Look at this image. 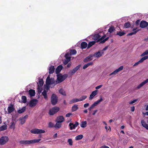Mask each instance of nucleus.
<instances>
[{"instance_id": "f257e3e1", "label": "nucleus", "mask_w": 148, "mask_h": 148, "mask_svg": "<svg viewBox=\"0 0 148 148\" xmlns=\"http://www.w3.org/2000/svg\"><path fill=\"white\" fill-rule=\"evenodd\" d=\"M95 33V34L93 35L92 38L97 42L101 41L100 42L103 43L109 38L108 37L105 38L106 37V35H103L104 34L103 32V30L101 28L96 30Z\"/></svg>"}, {"instance_id": "f03ea898", "label": "nucleus", "mask_w": 148, "mask_h": 148, "mask_svg": "<svg viewBox=\"0 0 148 148\" xmlns=\"http://www.w3.org/2000/svg\"><path fill=\"white\" fill-rule=\"evenodd\" d=\"M40 139H36L29 140H22L20 141L21 144L24 145H29L39 142Z\"/></svg>"}, {"instance_id": "7ed1b4c3", "label": "nucleus", "mask_w": 148, "mask_h": 148, "mask_svg": "<svg viewBox=\"0 0 148 148\" xmlns=\"http://www.w3.org/2000/svg\"><path fill=\"white\" fill-rule=\"evenodd\" d=\"M46 84L47 89H49V86L50 85L54 84V85H55L54 79L52 78H50L49 76H48L47 78Z\"/></svg>"}, {"instance_id": "20e7f679", "label": "nucleus", "mask_w": 148, "mask_h": 148, "mask_svg": "<svg viewBox=\"0 0 148 148\" xmlns=\"http://www.w3.org/2000/svg\"><path fill=\"white\" fill-rule=\"evenodd\" d=\"M67 75L65 74L62 75L61 74L58 75L56 82L57 83H59L64 80L67 77Z\"/></svg>"}, {"instance_id": "39448f33", "label": "nucleus", "mask_w": 148, "mask_h": 148, "mask_svg": "<svg viewBox=\"0 0 148 148\" xmlns=\"http://www.w3.org/2000/svg\"><path fill=\"white\" fill-rule=\"evenodd\" d=\"M59 110V107L56 106L54 107L49 110V114L50 115H53L58 112Z\"/></svg>"}, {"instance_id": "423d86ee", "label": "nucleus", "mask_w": 148, "mask_h": 148, "mask_svg": "<svg viewBox=\"0 0 148 148\" xmlns=\"http://www.w3.org/2000/svg\"><path fill=\"white\" fill-rule=\"evenodd\" d=\"M31 133L34 134H42L45 132V131L42 129H39L37 128H34L32 130L30 131Z\"/></svg>"}, {"instance_id": "0eeeda50", "label": "nucleus", "mask_w": 148, "mask_h": 148, "mask_svg": "<svg viewBox=\"0 0 148 148\" xmlns=\"http://www.w3.org/2000/svg\"><path fill=\"white\" fill-rule=\"evenodd\" d=\"M9 140L8 138L6 136H3L0 138V145H3L7 143Z\"/></svg>"}, {"instance_id": "6e6552de", "label": "nucleus", "mask_w": 148, "mask_h": 148, "mask_svg": "<svg viewBox=\"0 0 148 148\" xmlns=\"http://www.w3.org/2000/svg\"><path fill=\"white\" fill-rule=\"evenodd\" d=\"M51 102L52 104L55 105L58 102V99L56 96L54 94H53L51 97Z\"/></svg>"}, {"instance_id": "1a4fd4ad", "label": "nucleus", "mask_w": 148, "mask_h": 148, "mask_svg": "<svg viewBox=\"0 0 148 148\" xmlns=\"http://www.w3.org/2000/svg\"><path fill=\"white\" fill-rule=\"evenodd\" d=\"M38 102L37 99H34L31 100L29 103V106L31 107H33L36 106Z\"/></svg>"}, {"instance_id": "9d476101", "label": "nucleus", "mask_w": 148, "mask_h": 148, "mask_svg": "<svg viewBox=\"0 0 148 148\" xmlns=\"http://www.w3.org/2000/svg\"><path fill=\"white\" fill-rule=\"evenodd\" d=\"M103 54H104L103 53V51L100 50L95 53L93 55V56L95 58H98L101 56L103 55Z\"/></svg>"}, {"instance_id": "9b49d317", "label": "nucleus", "mask_w": 148, "mask_h": 148, "mask_svg": "<svg viewBox=\"0 0 148 148\" xmlns=\"http://www.w3.org/2000/svg\"><path fill=\"white\" fill-rule=\"evenodd\" d=\"M79 125V123L77 122H76L75 124L73 123H70L69 125L70 127V129L72 130L75 129V127H77Z\"/></svg>"}, {"instance_id": "f8f14e48", "label": "nucleus", "mask_w": 148, "mask_h": 148, "mask_svg": "<svg viewBox=\"0 0 148 148\" xmlns=\"http://www.w3.org/2000/svg\"><path fill=\"white\" fill-rule=\"evenodd\" d=\"M148 25V23L145 21H142L140 24V27L142 28H145Z\"/></svg>"}, {"instance_id": "ddd939ff", "label": "nucleus", "mask_w": 148, "mask_h": 148, "mask_svg": "<svg viewBox=\"0 0 148 148\" xmlns=\"http://www.w3.org/2000/svg\"><path fill=\"white\" fill-rule=\"evenodd\" d=\"M64 121V118L62 116H58L56 120V121L62 123Z\"/></svg>"}, {"instance_id": "4468645a", "label": "nucleus", "mask_w": 148, "mask_h": 148, "mask_svg": "<svg viewBox=\"0 0 148 148\" xmlns=\"http://www.w3.org/2000/svg\"><path fill=\"white\" fill-rule=\"evenodd\" d=\"M123 66H120L118 69L116 70L112 73H111L110 75H116L118 72L122 70L123 69Z\"/></svg>"}, {"instance_id": "2eb2a0df", "label": "nucleus", "mask_w": 148, "mask_h": 148, "mask_svg": "<svg viewBox=\"0 0 148 148\" xmlns=\"http://www.w3.org/2000/svg\"><path fill=\"white\" fill-rule=\"evenodd\" d=\"M148 82V78L146 80L144 81L141 82L139 85H138L136 87V88L137 89H139Z\"/></svg>"}, {"instance_id": "dca6fc26", "label": "nucleus", "mask_w": 148, "mask_h": 148, "mask_svg": "<svg viewBox=\"0 0 148 148\" xmlns=\"http://www.w3.org/2000/svg\"><path fill=\"white\" fill-rule=\"evenodd\" d=\"M93 55H89L84 60V62H88L92 60L93 59Z\"/></svg>"}, {"instance_id": "f3484780", "label": "nucleus", "mask_w": 148, "mask_h": 148, "mask_svg": "<svg viewBox=\"0 0 148 148\" xmlns=\"http://www.w3.org/2000/svg\"><path fill=\"white\" fill-rule=\"evenodd\" d=\"M98 91L97 90H95L93 91L91 95H90L89 97V99H92L94 96H95L97 93Z\"/></svg>"}, {"instance_id": "a211bd4d", "label": "nucleus", "mask_w": 148, "mask_h": 148, "mask_svg": "<svg viewBox=\"0 0 148 148\" xmlns=\"http://www.w3.org/2000/svg\"><path fill=\"white\" fill-rule=\"evenodd\" d=\"M27 117L28 115H26L23 117H22L20 118L19 120L20 121L21 124H23L25 123Z\"/></svg>"}, {"instance_id": "6ab92c4d", "label": "nucleus", "mask_w": 148, "mask_h": 148, "mask_svg": "<svg viewBox=\"0 0 148 148\" xmlns=\"http://www.w3.org/2000/svg\"><path fill=\"white\" fill-rule=\"evenodd\" d=\"M63 67L62 65H59L56 69L55 72L56 74L59 73L62 69Z\"/></svg>"}, {"instance_id": "aec40b11", "label": "nucleus", "mask_w": 148, "mask_h": 148, "mask_svg": "<svg viewBox=\"0 0 148 148\" xmlns=\"http://www.w3.org/2000/svg\"><path fill=\"white\" fill-rule=\"evenodd\" d=\"M147 59H148V56H144L140 60L136 63L138 65L139 64L143 62L145 60Z\"/></svg>"}, {"instance_id": "412c9836", "label": "nucleus", "mask_w": 148, "mask_h": 148, "mask_svg": "<svg viewBox=\"0 0 148 148\" xmlns=\"http://www.w3.org/2000/svg\"><path fill=\"white\" fill-rule=\"evenodd\" d=\"M8 113L9 114L12 112L14 110V108L12 105H10L8 108Z\"/></svg>"}, {"instance_id": "4be33fe9", "label": "nucleus", "mask_w": 148, "mask_h": 148, "mask_svg": "<svg viewBox=\"0 0 148 148\" xmlns=\"http://www.w3.org/2000/svg\"><path fill=\"white\" fill-rule=\"evenodd\" d=\"M55 68L54 66H51L49 67V73L50 74L53 73L55 71Z\"/></svg>"}, {"instance_id": "5701e85b", "label": "nucleus", "mask_w": 148, "mask_h": 148, "mask_svg": "<svg viewBox=\"0 0 148 148\" xmlns=\"http://www.w3.org/2000/svg\"><path fill=\"white\" fill-rule=\"evenodd\" d=\"M29 94L31 97L34 96L35 94V92L33 90L31 89L29 91Z\"/></svg>"}, {"instance_id": "b1692460", "label": "nucleus", "mask_w": 148, "mask_h": 148, "mask_svg": "<svg viewBox=\"0 0 148 148\" xmlns=\"http://www.w3.org/2000/svg\"><path fill=\"white\" fill-rule=\"evenodd\" d=\"M81 47L82 49L86 48L88 46L87 43L85 42H82L81 43Z\"/></svg>"}, {"instance_id": "393cba45", "label": "nucleus", "mask_w": 148, "mask_h": 148, "mask_svg": "<svg viewBox=\"0 0 148 148\" xmlns=\"http://www.w3.org/2000/svg\"><path fill=\"white\" fill-rule=\"evenodd\" d=\"M78 101H80L79 99H73L71 100L69 102L70 104H72L73 103L77 102Z\"/></svg>"}, {"instance_id": "a878e982", "label": "nucleus", "mask_w": 148, "mask_h": 148, "mask_svg": "<svg viewBox=\"0 0 148 148\" xmlns=\"http://www.w3.org/2000/svg\"><path fill=\"white\" fill-rule=\"evenodd\" d=\"M25 110V107H23L22 108H19V109L17 110V112L21 114L24 112Z\"/></svg>"}, {"instance_id": "bb28decb", "label": "nucleus", "mask_w": 148, "mask_h": 148, "mask_svg": "<svg viewBox=\"0 0 148 148\" xmlns=\"http://www.w3.org/2000/svg\"><path fill=\"white\" fill-rule=\"evenodd\" d=\"M47 91H46V90H44L42 93V95L44 96L45 99H47V90L48 89H47Z\"/></svg>"}, {"instance_id": "cd10ccee", "label": "nucleus", "mask_w": 148, "mask_h": 148, "mask_svg": "<svg viewBox=\"0 0 148 148\" xmlns=\"http://www.w3.org/2000/svg\"><path fill=\"white\" fill-rule=\"evenodd\" d=\"M115 30V29L114 26L110 27L108 29V32L110 33H112Z\"/></svg>"}, {"instance_id": "c85d7f7f", "label": "nucleus", "mask_w": 148, "mask_h": 148, "mask_svg": "<svg viewBox=\"0 0 148 148\" xmlns=\"http://www.w3.org/2000/svg\"><path fill=\"white\" fill-rule=\"evenodd\" d=\"M93 64V63L92 62H90L85 64L83 67V69H85L87 68L89 66L92 65Z\"/></svg>"}, {"instance_id": "c756f323", "label": "nucleus", "mask_w": 148, "mask_h": 148, "mask_svg": "<svg viewBox=\"0 0 148 148\" xmlns=\"http://www.w3.org/2000/svg\"><path fill=\"white\" fill-rule=\"evenodd\" d=\"M83 137V135L82 134H80L76 136L75 139L76 140H79L81 139Z\"/></svg>"}, {"instance_id": "7c9ffc66", "label": "nucleus", "mask_w": 148, "mask_h": 148, "mask_svg": "<svg viewBox=\"0 0 148 148\" xmlns=\"http://www.w3.org/2000/svg\"><path fill=\"white\" fill-rule=\"evenodd\" d=\"M87 122L86 121H82L80 125V126L82 128L85 127L86 126Z\"/></svg>"}, {"instance_id": "2f4dec72", "label": "nucleus", "mask_w": 148, "mask_h": 148, "mask_svg": "<svg viewBox=\"0 0 148 148\" xmlns=\"http://www.w3.org/2000/svg\"><path fill=\"white\" fill-rule=\"evenodd\" d=\"M56 123L55 125V127L56 128H59L61 126V123L56 121Z\"/></svg>"}, {"instance_id": "473e14b6", "label": "nucleus", "mask_w": 148, "mask_h": 148, "mask_svg": "<svg viewBox=\"0 0 148 148\" xmlns=\"http://www.w3.org/2000/svg\"><path fill=\"white\" fill-rule=\"evenodd\" d=\"M59 93L62 95L65 96L66 95L65 92L62 88L60 89L59 90Z\"/></svg>"}, {"instance_id": "72a5a7b5", "label": "nucleus", "mask_w": 148, "mask_h": 148, "mask_svg": "<svg viewBox=\"0 0 148 148\" xmlns=\"http://www.w3.org/2000/svg\"><path fill=\"white\" fill-rule=\"evenodd\" d=\"M44 84V82L42 79H40L39 80L38 83V86H42Z\"/></svg>"}, {"instance_id": "f704fd0d", "label": "nucleus", "mask_w": 148, "mask_h": 148, "mask_svg": "<svg viewBox=\"0 0 148 148\" xmlns=\"http://www.w3.org/2000/svg\"><path fill=\"white\" fill-rule=\"evenodd\" d=\"M71 55L70 53H66L65 55V57L66 59L67 60L69 59L70 60H71Z\"/></svg>"}, {"instance_id": "c9c22d12", "label": "nucleus", "mask_w": 148, "mask_h": 148, "mask_svg": "<svg viewBox=\"0 0 148 148\" xmlns=\"http://www.w3.org/2000/svg\"><path fill=\"white\" fill-rule=\"evenodd\" d=\"M7 126L6 125H3L0 127V131H2L7 129Z\"/></svg>"}, {"instance_id": "e433bc0d", "label": "nucleus", "mask_w": 148, "mask_h": 148, "mask_svg": "<svg viewBox=\"0 0 148 148\" xmlns=\"http://www.w3.org/2000/svg\"><path fill=\"white\" fill-rule=\"evenodd\" d=\"M78 108L77 105H75L72 107V111L73 112L77 110Z\"/></svg>"}, {"instance_id": "4c0bfd02", "label": "nucleus", "mask_w": 148, "mask_h": 148, "mask_svg": "<svg viewBox=\"0 0 148 148\" xmlns=\"http://www.w3.org/2000/svg\"><path fill=\"white\" fill-rule=\"evenodd\" d=\"M95 43V41H92L90 42L88 44V48H89L91 47L92 45H94Z\"/></svg>"}, {"instance_id": "58836bf2", "label": "nucleus", "mask_w": 148, "mask_h": 148, "mask_svg": "<svg viewBox=\"0 0 148 148\" xmlns=\"http://www.w3.org/2000/svg\"><path fill=\"white\" fill-rule=\"evenodd\" d=\"M70 53L71 55H75L77 51L75 50H70Z\"/></svg>"}, {"instance_id": "ea45409f", "label": "nucleus", "mask_w": 148, "mask_h": 148, "mask_svg": "<svg viewBox=\"0 0 148 148\" xmlns=\"http://www.w3.org/2000/svg\"><path fill=\"white\" fill-rule=\"evenodd\" d=\"M15 123L14 122H12L11 123V124L10 126V128L14 129L15 128Z\"/></svg>"}, {"instance_id": "a19ab883", "label": "nucleus", "mask_w": 148, "mask_h": 148, "mask_svg": "<svg viewBox=\"0 0 148 148\" xmlns=\"http://www.w3.org/2000/svg\"><path fill=\"white\" fill-rule=\"evenodd\" d=\"M22 100V102L23 103H25L26 102L27 98L25 96H23L21 97Z\"/></svg>"}, {"instance_id": "79ce46f5", "label": "nucleus", "mask_w": 148, "mask_h": 148, "mask_svg": "<svg viewBox=\"0 0 148 148\" xmlns=\"http://www.w3.org/2000/svg\"><path fill=\"white\" fill-rule=\"evenodd\" d=\"M68 143L69 145L71 146L73 145V142L72 139L70 138L68 140Z\"/></svg>"}, {"instance_id": "37998d69", "label": "nucleus", "mask_w": 148, "mask_h": 148, "mask_svg": "<svg viewBox=\"0 0 148 148\" xmlns=\"http://www.w3.org/2000/svg\"><path fill=\"white\" fill-rule=\"evenodd\" d=\"M125 34V33L123 32H119L117 33L116 34L119 36H122L124 35Z\"/></svg>"}, {"instance_id": "c03bdc74", "label": "nucleus", "mask_w": 148, "mask_h": 148, "mask_svg": "<svg viewBox=\"0 0 148 148\" xmlns=\"http://www.w3.org/2000/svg\"><path fill=\"white\" fill-rule=\"evenodd\" d=\"M138 30H137V31H134L128 34H127V36H132L133 34H136L138 31Z\"/></svg>"}, {"instance_id": "a18cd8bd", "label": "nucleus", "mask_w": 148, "mask_h": 148, "mask_svg": "<svg viewBox=\"0 0 148 148\" xmlns=\"http://www.w3.org/2000/svg\"><path fill=\"white\" fill-rule=\"evenodd\" d=\"M87 98V96L85 95L82 96V97L79 98V99L80 101H82L85 99Z\"/></svg>"}, {"instance_id": "49530a36", "label": "nucleus", "mask_w": 148, "mask_h": 148, "mask_svg": "<svg viewBox=\"0 0 148 148\" xmlns=\"http://www.w3.org/2000/svg\"><path fill=\"white\" fill-rule=\"evenodd\" d=\"M130 23H126L124 24V27L126 28H127L130 27Z\"/></svg>"}, {"instance_id": "de8ad7c7", "label": "nucleus", "mask_w": 148, "mask_h": 148, "mask_svg": "<svg viewBox=\"0 0 148 148\" xmlns=\"http://www.w3.org/2000/svg\"><path fill=\"white\" fill-rule=\"evenodd\" d=\"M148 54V50H146L144 52L142 53L141 55V56H143L145 55Z\"/></svg>"}, {"instance_id": "09e8293b", "label": "nucleus", "mask_w": 148, "mask_h": 148, "mask_svg": "<svg viewBox=\"0 0 148 148\" xmlns=\"http://www.w3.org/2000/svg\"><path fill=\"white\" fill-rule=\"evenodd\" d=\"M76 72L73 69V70H71L69 73V74H70L71 75H72L75 73Z\"/></svg>"}, {"instance_id": "8fccbe9b", "label": "nucleus", "mask_w": 148, "mask_h": 148, "mask_svg": "<svg viewBox=\"0 0 148 148\" xmlns=\"http://www.w3.org/2000/svg\"><path fill=\"white\" fill-rule=\"evenodd\" d=\"M81 67V65H78L77 66H76L73 69L76 72L80 67Z\"/></svg>"}, {"instance_id": "3c124183", "label": "nucleus", "mask_w": 148, "mask_h": 148, "mask_svg": "<svg viewBox=\"0 0 148 148\" xmlns=\"http://www.w3.org/2000/svg\"><path fill=\"white\" fill-rule=\"evenodd\" d=\"M70 61V60L69 59L68 60L66 59L63 62V63L64 65H66L68 64Z\"/></svg>"}, {"instance_id": "603ef678", "label": "nucleus", "mask_w": 148, "mask_h": 148, "mask_svg": "<svg viewBox=\"0 0 148 148\" xmlns=\"http://www.w3.org/2000/svg\"><path fill=\"white\" fill-rule=\"evenodd\" d=\"M37 89H38V92L39 93H41L42 90V86H38Z\"/></svg>"}, {"instance_id": "864d4df0", "label": "nucleus", "mask_w": 148, "mask_h": 148, "mask_svg": "<svg viewBox=\"0 0 148 148\" xmlns=\"http://www.w3.org/2000/svg\"><path fill=\"white\" fill-rule=\"evenodd\" d=\"M102 100H103V99L102 98V97H101L99 100H97V101H96L95 102H96L97 104L98 105L99 103H100V102H101V101H102Z\"/></svg>"}, {"instance_id": "5fc2aeb1", "label": "nucleus", "mask_w": 148, "mask_h": 148, "mask_svg": "<svg viewBox=\"0 0 148 148\" xmlns=\"http://www.w3.org/2000/svg\"><path fill=\"white\" fill-rule=\"evenodd\" d=\"M141 123L143 126L147 124L145 121L144 120H142L141 121Z\"/></svg>"}, {"instance_id": "6e6d98bb", "label": "nucleus", "mask_w": 148, "mask_h": 148, "mask_svg": "<svg viewBox=\"0 0 148 148\" xmlns=\"http://www.w3.org/2000/svg\"><path fill=\"white\" fill-rule=\"evenodd\" d=\"M49 126L50 127H53L54 126V125L52 123L50 122L49 123Z\"/></svg>"}, {"instance_id": "4d7b16f0", "label": "nucleus", "mask_w": 148, "mask_h": 148, "mask_svg": "<svg viewBox=\"0 0 148 148\" xmlns=\"http://www.w3.org/2000/svg\"><path fill=\"white\" fill-rule=\"evenodd\" d=\"M137 99L134 100L132 101H130V102L129 103L130 104H133V103H135V102H136L137 101Z\"/></svg>"}, {"instance_id": "13d9d810", "label": "nucleus", "mask_w": 148, "mask_h": 148, "mask_svg": "<svg viewBox=\"0 0 148 148\" xmlns=\"http://www.w3.org/2000/svg\"><path fill=\"white\" fill-rule=\"evenodd\" d=\"M102 85H100L98 86H97L95 87V88L97 90L101 88V87L102 86Z\"/></svg>"}, {"instance_id": "bf43d9fd", "label": "nucleus", "mask_w": 148, "mask_h": 148, "mask_svg": "<svg viewBox=\"0 0 148 148\" xmlns=\"http://www.w3.org/2000/svg\"><path fill=\"white\" fill-rule=\"evenodd\" d=\"M105 128L106 130L107 131H108V130H110V131L111 130V128L110 127H109V128H108V127L107 126H106Z\"/></svg>"}, {"instance_id": "052dcab7", "label": "nucleus", "mask_w": 148, "mask_h": 148, "mask_svg": "<svg viewBox=\"0 0 148 148\" xmlns=\"http://www.w3.org/2000/svg\"><path fill=\"white\" fill-rule=\"evenodd\" d=\"M95 106L93 104H92L89 108V110H91L93 109Z\"/></svg>"}, {"instance_id": "680f3d73", "label": "nucleus", "mask_w": 148, "mask_h": 148, "mask_svg": "<svg viewBox=\"0 0 148 148\" xmlns=\"http://www.w3.org/2000/svg\"><path fill=\"white\" fill-rule=\"evenodd\" d=\"M72 114V113H69L67 114H66V117H69Z\"/></svg>"}, {"instance_id": "e2e57ef3", "label": "nucleus", "mask_w": 148, "mask_h": 148, "mask_svg": "<svg viewBox=\"0 0 148 148\" xmlns=\"http://www.w3.org/2000/svg\"><path fill=\"white\" fill-rule=\"evenodd\" d=\"M143 127L146 128L147 130H148V125L147 124L144 125Z\"/></svg>"}, {"instance_id": "0e129e2a", "label": "nucleus", "mask_w": 148, "mask_h": 148, "mask_svg": "<svg viewBox=\"0 0 148 148\" xmlns=\"http://www.w3.org/2000/svg\"><path fill=\"white\" fill-rule=\"evenodd\" d=\"M108 46H106L102 50H101V51H103V53H104V51H105V50H106L108 48Z\"/></svg>"}, {"instance_id": "69168bd1", "label": "nucleus", "mask_w": 148, "mask_h": 148, "mask_svg": "<svg viewBox=\"0 0 148 148\" xmlns=\"http://www.w3.org/2000/svg\"><path fill=\"white\" fill-rule=\"evenodd\" d=\"M89 105L88 103H85L84 105V107L85 108H87Z\"/></svg>"}, {"instance_id": "338daca9", "label": "nucleus", "mask_w": 148, "mask_h": 148, "mask_svg": "<svg viewBox=\"0 0 148 148\" xmlns=\"http://www.w3.org/2000/svg\"><path fill=\"white\" fill-rule=\"evenodd\" d=\"M100 148H109V147L106 145H103L100 147Z\"/></svg>"}, {"instance_id": "774afa93", "label": "nucleus", "mask_w": 148, "mask_h": 148, "mask_svg": "<svg viewBox=\"0 0 148 148\" xmlns=\"http://www.w3.org/2000/svg\"><path fill=\"white\" fill-rule=\"evenodd\" d=\"M135 110V107L134 106L132 107L131 108V110L132 112H134Z\"/></svg>"}]
</instances>
